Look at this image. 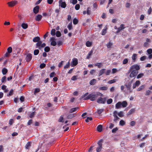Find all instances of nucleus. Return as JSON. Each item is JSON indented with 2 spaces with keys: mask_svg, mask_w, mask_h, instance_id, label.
<instances>
[{
  "mask_svg": "<svg viewBox=\"0 0 152 152\" xmlns=\"http://www.w3.org/2000/svg\"><path fill=\"white\" fill-rule=\"evenodd\" d=\"M140 69V66L137 64H135L131 66L129 71V72H131L129 77L132 78L135 77L138 74L137 71Z\"/></svg>",
  "mask_w": 152,
  "mask_h": 152,
  "instance_id": "nucleus-1",
  "label": "nucleus"
},
{
  "mask_svg": "<svg viewBox=\"0 0 152 152\" xmlns=\"http://www.w3.org/2000/svg\"><path fill=\"white\" fill-rule=\"evenodd\" d=\"M33 41L34 42H37L36 44V47L39 49L45 47L46 44L45 43L42 44V42L40 40V38L39 37H36L33 38Z\"/></svg>",
  "mask_w": 152,
  "mask_h": 152,
  "instance_id": "nucleus-2",
  "label": "nucleus"
},
{
  "mask_svg": "<svg viewBox=\"0 0 152 152\" xmlns=\"http://www.w3.org/2000/svg\"><path fill=\"white\" fill-rule=\"evenodd\" d=\"M103 95L102 94L99 92H97L95 94H90L83 99L84 100L90 99L91 100L93 101L96 99L98 96H102Z\"/></svg>",
  "mask_w": 152,
  "mask_h": 152,
  "instance_id": "nucleus-3",
  "label": "nucleus"
},
{
  "mask_svg": "<svg viewBox=\"0 0 152 152\" xmlns=\"http://www.w3.org/2000/svg\"><path fill=\"white\" fill-rule=\"evenodd\" d=\"M106 99L105 98L100 97L97 99V102L99 104H104L106 101Z\"/></svg>",
  "mask_w": 152,
  "mask_h": 152,
  "instance_id": "nucleus-4",
  "label": "nucleus"
},
{
  "mask_svg": "<svg viewBox=\"0 0 152 152\" xmlns=\"http://www.w3.org/2000/svg\"><path fill=\"white\" fill-rule=\"evenodd\" d=\"M59 5L62 8H65L66 7V4L65 2L63 1L62 0H59Z\"/></svg>",
  "mask_w": 152,
  "mask_h": 152,
  "instance_id": "nucleus-5",
  "label": "nucleus"
},
{
  "mask_svg": "<svg viewBox=\"0 0 152 152\" xmlns=\"http://www.w3.org/2000/svg\"><path fill=\"white\" fill-rule=\"evenodd\" d=\"M132 81H131L130 82L126 83L125 84V86L127 90H129L130 91V93L132 92V91L130 90L131 84L132 83Z\"/></svg>",
  "mask_w": 152,
  "mask_h": 152,
  "instance_id": "nucleus-6",
  "label": "nucleus"
},
{
  "mask_svg": "<svg viewBox=\"0 0 152 152\" xmlns=\"http://www.w3.org/2000/svg\"><path fill=\"white\" fill-rule=\"evenodd\" d=\"M32 58V55L31 53H28L26 55V62H28L30 61Z\"/></svg>",
  "mask_w": 152,
  "mask_h": 152,
  "instance_id": "nucleus-7",
  "label": "nucleus"
},
{
  "mask_svg": "<svg viewBox=\"0 0 152 152\" xmlns=\"http://www.w3.org/2000/svg\"><path fill=\"white\" fill-rule=\"evenodd\" d=\"M17 3L16 1H12L8 2L7 4L10 7H13Z\"/></svg>",
  "mask_w": 152,
  "mask_h": 152,
  "instance_id": "nucleus-8",
  "label": "nucleus"
},
{
  "mask_svg": "<svg viewBox=\"0 0 152 152\" xmlns=\"http://www.w3.org/2000/svg\"><path fill=\"white\" fill-rule=\"evenodd\" d=\"M140 82L139 80H137L136 82L133 84V88L134 89L136 87H137L139 86L140 84Z\"/></svg>",
  "mask_w": 152,
  "mask_h": 152,
  "instance_id": "nucleus-9",
  "label": "nucleus"
},
{
  "mask_svg": "<svg viewBox=\"0 0 152 152\" xmlns=\"http://www.w3.org/2000/svg\"><path fill=\"white\" fill-rule=\"evenodd\" d=\"M39 6H37L34 8L33 12L34 13L36 14L39 12Z\"/></svg>",
  "mask_w": 152,
  "mask_h": 152,
  "instance_id": "nucleus-10",
  "label": "nucleus"
},
{
  "mask_svg": "<svg viewBox=\"0 0 152 152\" xmlns=\"http://www.w3.org/2000/svg\"><path fill=\"white\" fill-rule=\"evenodd\" d=\"M124 25L123 24H121L120 27L118 28V31L117 32L118 33L120 32L121 30L124 29Z\"/></svg>",
  "mask_w": 152,
  "mask_h": 152,
  "instance_id": "nucleus-11",
  "label": "nucleus"
},
{
  "mask_svg": "<svg viewBox=\"0 0 152 152\" xmlns=\"http://www.w3.org/2000/svg\"><path fill=\"white\" fill-rule=\"evenodd\" d=\"M121 102H118L115 105V108L117 109L120 108L121 107Z\"/></svg>",
  "mask_w": 152,
  "mask_h": 152,
  "instance_id": "nucleus-12",
  "label": "nucleus"
},
{
  "mask_svg": "<svg viewBox=\"0 0 152 152\" xmlns=\"http://www.w3.org/2000/svg\"><path fill=\"white\" fill-rule=\"evenodd\" d=\"M77 60L76 58H74L72 59V63L73 66H75L77 64Z\"/></svg>",
  "mask_w": 152,
  "mask_h": 152,
  "instance_id": "nucleus-13",
  "label": "nucleus"
},
{
  "mask_svg": "<svg viewBox=\"0 0 152 152\" xmlns=\"http://www.w3.org/2000/svg\"><path fill=\"white\" fill-rule=\"evenodd\" d=\"M42 17V16L41 15H38L36 17L35 19L37 21H39L41 20Z\"/></svg>",
  "mask_w": 152,
  "mask_h": 152,
  "instance_id": "nucleus-14",
  "label": "nucleus"
},
{
  "mask_svg": "<svg viewBox=\"0 0 152 152\" xmlns=\"http://www.w3.org/2000/svg\"><path fill=\"white\" fill-rule=\"evenodd\" d=\"M96 83V80L95 79H93L90 81L89 83L91 85H94Z\"/></svg>",
  "mask_w": 152,
  "mask_h": 152,
  "instance_id": "nucleus-15",
  "label": "nucleus"
},
{
  "mask_svg": "<svg viewBox=\"0 0 152 152\" xmlns=\"http://www.w3.org/2000/svg\"><path fill=\"white\" fill-rule=\"evenodd\" d=\"M79 108L78 107H77L76 108H72L69 111V113H72L73 112L76 111L77 110L79 109Z\"/></svg>",
  "mask_w": 152,
  "mask_h": 152,
  "instance_id": "nucleus-16",
  "label": "nucleus"
},
{
  "mask_svg": "<svg viewBox=\"0 0 152 152\" xmlns=\"http://www.w3.org/2000/svg\"><path fill=\"white\" fill-rule=\"evenodd\" d=\"M135 111V109H131L128 113L127 114L128 115H130L131 114H132L134 113Z\"/></svg>",
  "mask_w": 152,
  "mask_h": 152,
  "instance_id": "nucleus-17",
  "label": "nucleus"
},
{
  "mask_svg": "<svg viewBox=\"0 0 152 152\" xmlns=\"http://www.w3.org/2000/svg\"><path fill=\"white\" fill-rule=\"evenodd\" d=\"M137 58V55L136 54H133L132 57V59L134 61H135Z\"/></svg>",
  "mask_w": 152,
  "mask_h": 152,
  "instance_id": "nucleus-18",
  "label": "nucleus"
},
{
  "mask_svg": "<svg viewBox=\"0 0 152 152\" xmlns=\"http://www.w3.org/2000/svg\"><path fill=\"white\" fill-rule=\"evenodd\" d=\"M121 106L123 107H126L127 105V102L125 101L123 102H121Z\"/></svg>",
  "mask_w": 152,
  "mask_h": 152,
  "instance_id": "nucleus-19",
  "label": "nucleus"
},
{
  "mask_svg": "<svg viewBox=\"0 0 152 152\" xmlns=\"http://www.w3.org/2000/svg\"><path fill=\"white\" fill-rule=\"evenodd\" d=\"M105 69H102L99 71V76H100L102 75L105 72Z\"/></svg>",
  "mask_w": 152,
  "mask_h": 152,
  "instance_id": "nucleus-20",
  "label": "nucleus"
},
{
  "mask_svg": "<svg viewBox=\"0 0 152 152\" xmlns=\"http://www.w3.org/2000/svg\"><path fill=\"white\" fill-rule=\"evenodd\" d=\"M145 87V85H142L140 86L138 89H137V91H140L143 89Z\"/></svg>",
  "mask_w": 152,
  "mask_h": 152,
  "instance_id": "nucleus-21",
  "label": "nucleus"
},
{
  "mask_svg": "<svg viewBox=\"0 0 152 152\" xmlns=\"http://www.w3.org/2000/svg\"><path fill=\"white\" fill-rule=\"evenodd\" d=\"M97 130L98 131L101 132L102 130V126L101 125H99L97 127Z\"/></svg>",
  "mask_w": 152,
  "mask_h": 152,
  "instance_id": "nucleus-22",
  "label": "nucleus"
},
{
  "mask_svg": "<svg viewBox=\"0 0 152 152\" xmlns=\"http://www.w3.org/2000/svg\"><path fill=\"white\" fill-rule=\"evenodd\" d=\"M21 26L23 29H26L28 28V26L27 24L23 23L21 25Z\"/></svg>",
  "mask_w": 152,
  "mask_h": 152,
  "instance_id": "nucleus-23",
  "label": "nucleus"
},
{
  "mask_svg": "<svg viewBox=\"0 0 152 152\" xmlns=\"http://www.w3.org/2000/svg\"><path fill=\"white\" fill-rule=\"evenodd\" d=\"M117 81V80L116 79H114L111 80H110L107 83L109 84H112L113 83H115L116 81Z\"/></svg>",
  "mask_w": 152,
  "mask_h": 152,
  "instance_id": "nucleus-24",
  "label": "nucleus"
},
{
  "mask_svg": "<svg viewBox=\"0 0 152 152\" xmlns=\"http://www.w3.org/2000/svg\"><path fill=\"white\" fill-rule=\"evenodd\" d=\"M104 109H98L97 112L98 114H100L104 111Z\"/></svg>",
  "mask_w": 152,
  "mask_h": 152,
  "instance_id": "nucleus-25",
  "label": "nucleus"
},
{
  "mask_svg": "<svg viewBox=\"0 0 152 152\" xmlns=\"http://www.w3.org/2000/svg\"><path fill=\"white\" fill-rule=\"evenodd\" d=\"M103 142V140L102 139L100 140L97 143L98 146L102 147V142Z\"/></svg>",
  "mask_w": 152,
  "mask_h": 152,
  "instance_id": "nucleus-26",
  "label": "nucleus"
},
{
  "mask_svg": "<svg viewBox=\"0 0 152 152\" xmlns=\"http://www.w3.org/2000/svg\"><path fill=\"white\" fill-rule=\"evenodd\" d=\"M102 63H98L95 64L96 66H97L98 68H100L102 66Z\"/></svg>",
  "mask_w": 152,
  "mask_h": 152,
  "instance_id": "nucleus-27",
  "label": "nucleus"
},
{
  "mask_svg": "<svg viewBox=\"0 0 152 152\" xmlns=\"http://www.w3.org/2000/svg\"><path fill=\"white\" fill-rule=\"evenodd\" d=\"M31 143L30 142H28L26 145V148L27 149H28L29 147L31 146Z\"/></svg>",
  "mask_w": 152,
  "mask_h": 152,
  "instance_id": "nucleus-28",
  "label": "nucleus"
},
{
  "mask_svg": "<svg viewBox=\"0 0 152 152\" xmlns=\"http://www.w3.org/2000/svg\"><path fill=\"white\" fill-rule=\"evenodd\" d=\"M7 70L6 68H3L2 70V72L3 75H5L7 72Z\"/></svg>",
  "mask_w": 152,
  "mask_h": 152,
  "instance_id": "nucleus-29",
  "label": "nucleus"
},
{
  "mask_svg": "<svg viewBox=\"0 0 152 152\" xmlns=\"http://www.w3.org/2000/svg\"><path fill=\"white\" fill-rule=\"evenodd\" d=\"M7 52H8V53H11L12 51V48L11 47H8L7 49Z\"/></svg>",
  "mask_w": 152,
  "mask_h": 152,
  "instance_id": "nucleus-30",
  "label": "nucleus"
},
{
  "mask_svg": "<svg viewBox=\"0 0 152 152\" xmlns=\"http://www.w3.org/2000/svg\"><path fill=\"white\" fill-rule=\"evenodd\" d=\"M119 124L121 126H123L125 124V122L124 121L121 120L120 121Z\"/></svg>",
  "mask_w": 152,
  "mask_h": 152,
  "instance_id": "nucleus-31",
  "label": "nucleus"
},
{
  "mask_svg": "<svg viewBox=\"0 0 152 152\" xmlns=\"http://www.w3.org/2000/svg\"><path fill=\"white\" fill-rule=\"evenodd\" d=\"M113 45V43L111 42H108L107 44V48H110Z\"/></svg>",
  "mask_w": 152,
  "mask_h": 152,
  "instance_id": "nucleus-32",
  "label": "nucleus"
},
{
  "mask_svg": "<svg viewBox=\"0 0 152 152\" xmlns=\"http://www.w3.org/2000/svg\"><path fill=\"white\" fill-rule=\"evenodd\" d=\"M1 81L2 83H5L6 81V76H4L1 79Z\"/></svg>",
  "mask_w": 152,
  "mask_h": 152,
  "instance_id": "nucleus-33",
  "label": "nucleus"
},
{
  "mask_svg": "<svg viewBox=\"0 0 152 152\" xmlns=\"http://www.w3.org/2000/svg\"><path fill=\"white\" fill-rule=\"evenodd\" d=\"M39 52V51L38 49L35 50H34V55H38Z\"/></svg>",
  "mask_w": 152,
  "mask_h": 152,
  "instance_id": "nucleus-34",
  "label": "nucleus"
},
{
  "mask_svg": "<svg viewBox=\"0 0 152 152\" xmlns=\"http://www.w3.org/2000/svg\"><path fill=\"white\" fill-rule=\"evenodd\" d=\"M128 60L127 58H125L123 61V64H126L128 62Z\"/></svg>",
  "mask_w": 152,
  "mask_h": 152,
  "instance_id": "nucleus-35",
  "label": "nucleus"
},
{
  "mask_svg": "<svg viewBox=\"0 0 152 152\" xmlns=\"http://www.w3.org/2000/svg\"><path fill=\"white\" fill-rule=\"evenodd\" d=\"M74 117V116L73 114H70L67 116V118L68 119H70Z\"/></svg>",
  "mask_w": 152,
  "mask_h": 152,
  "instance_id": "nucleus-36",
  "label": "nucleus"
},
{
  "mask_svg": "<svg viewBox=\"0 0 152 152\" xmlns=\"http://www.w3.org/2000/svg\"><path fill=\"white\" fill-rule=\"evenodd\" d=\"M55 31L56 30L54 29H52L51 31V34L52 36L55 35L56 34Z\"/></svg>",
  "mask_w": 152,
  "mask_h": 152,
  "instance_id": "nucleus-37",
  "label": "nucleus"
},
{
  "mask_svg": "<svg viewBox=\"0 0 152 152\" xmlns=\"http://www.w3.org/2000/svg\"><path fill=\"white\" fill-rule=\"evenodd\" d=\"M114 117V119L113 121L116 122L119 119V118L118 117L117 115H115L113 116Z\"/></svg>",
  "mask_w": 152,
  "mask_h": 152,
  "instance_id": "nucleus-38",
  "label": "nucleus"
},
{
  "mask_svg": "<svg viewBox=\"0 0 152 152\" xmlns=\"http://www.w3.org/2000/svg\"><path fill=\"white\" fill-rule=\"evenodd\" d=\"M93 53V51L92 50H91L90 51L88 55V56L87 57V59H89L90 58V56H91V55Z\"/></svg>",
  "mask_w": 152,
  "mask_h": 152,
  "instance_id": "nucleus-39",
  "label": "nucleus"
},
{
  "mask_svg": "<svg viewBox=\"0 0 152 152\" xmlns=\"http://www.w3.org/2000/svg\"><path fill=\"white\" fill-rule=\"evenodd\" d=\"M118 115L119 117H122L124 116L123 112L122 111H120L118 113Z\"/></svg>",
  "mask_w": 152,
  "mask_h": 152,
  "instance_id": "nucleus-40",
  "label": "nucleus"
},
{
  "mask_svg": "<svg viewBox=\"0 0 152 152\" xmlns=\"http://www.w3.org/2000/svg\"><path fill=\"white\" fill-rule=\"evenodd\" d=\"M144 76V74L143 73H140L137 76V78L139 79L142 77Z\"/></svg>",
  "mask_w": 152,
  "mask_h": 152,
  "instance_id": "nucleus-41",
  "label": "nucleus"
},
{
  "mask_svg": "<svg viewBox=\"0 0 152 152\" xmlns=\"http://www.w3.org/2000/svg\"><path fill=\"white\" fill-rule=\"evenodd\" d=\"M102 148V147L98 146V147L96 149V151L97 152H99L101 151V150Z\"/></svg>",
  "mask_w": 152,
  "mask_h": 152,
  "instance_id": "nucleus-42",
  "label": "nucleus"
},
{
  "mask_svg": "<svg viewBox=\"0 0 152 152\" xmlns=\"http://www.w3.org/2000/svg\"><path fill=\"white\" fill-rule=\"evenodd\" d=\"M68 28L69 30H70L72 28V22H71L69 24L68 26Z\"/></svg>",
  "mask_w": 152,
  "mask_h": 152,
  "instance_id": "nucleus-43",
  "label": "nucleus"
},
{
  "mask_svg": "<svg viewBox=\"0 0 152 152\" xmlns=\"http://www.w3.org/2000/svg\"><path fill=\"white\" fill-rule=\"evenodd\" d=\"M91 45V43L88 41H87L86 43V45L87 47H90Z\"/></svg>",
  "mask_w": 152,
  "mask_h": 152,
  "instance_id": "nucleus-44",
  "label": "nucleus"
},
{
  "mask_svg": "<svg viewBox=\"0 0 152 152\" xmlns=\"http://www.w3.org/2000/svg\"><path fill=\"white\" fill-rule=\"evenodd\" d=\"M99 89L102 90H106L107 89V88L105 86H103L100 87Z\"/></svg>",
  "mask_w": 152,
  "mask_h": 152,
  "instance_id": "nucleus-45",
  "label": "nucleus"
},
{
  "mask_svg": "<svg viewBox=\"0 0 152 152\" xmlns=\"http://www.w3.org/2000/svg\"><path fill=\"white\" fill-rule=\"evenodd\" d=\"M45 51L46 52H48L50 50V48L48 47H46L45 48Z\"/></svg>",
  "mask_w": 152,
  "mask_h": 152,
  "instance_id": "nucleus-46",
  "label": "nucleus"
},
{
  "mask_svg": "<svg viewBox=\"0 0 152 152\" xmlns=\"http://www.w3.org/2000/svg\"><path fill=\"white\" fill-rule=\"evenodd\" d=\"M61 33L59 31H57L56 32V36L58 37H59L61 36Z\"/></svg>",
  "mask_w": 152,
  "mask_h": 152,
  "instance_id": "nucleus-47",
  "label": "nucleus"
},
{
  "mask_svg": "<svg viewBox=\"0 0 152 152\" xmlns=\"http://www.w3.org/2000/svg\"><path fill=\"white\" fill-rule=\"evenodd\" d=\"M113 102V100L112 99H110L107 100V103L108 104H110Z\"/></svg>",
  "mask_w": 152,
  "mask_h": 152,
  "instance_id": "nucleus-48",
  "label": "nucleus"
},
{
  "mask_svg": "<svg viewBox=\"0 0 152 152\" xmlns=\"http://www.w3.org/2000/svg\"><path fill=\"white\" fill-rule=\"evenodd\" d=\"M46 64L44 63H42L40 65V67L41 69H43L45 66Z\"/></svg>",
  "mask_w": 152,
  "mask_h": 152,
  "instance_id": "nucleus-49",
  "label": "nucleus"
},
{
  "mask_svg": "<svg viewBox=\"0 0 152 152\" xmlns=\"http://www.w3.org/2000/svg\"><path fill=\"white\" fill-rule=\"evenodd\" d=\"M58 121L59 122H64V121L63 120V117L62 115H61L60 117V118L58 120Z\"/></svg>",
  "mask_w": 152,
  "mask_h": 152,
  "instance_id": "nucleus-50",
  "label": "nucleus"
},
{
  "mask_svg": "<svg viewBox=\"0 0 152 152\" xmlns=\"http://www.w3.org/2000/svg\"><path fill=\"white\" fill-rule=\"evenodd\" d=\"M78 22V20L77 19H76V18H74L73 19V23L74 24H77V23Z\"/></svg>",
  "mask_w": 152,
  "mask_h": 152,
  "instance_id": "nucleus-51",
  "label": "nucleus"
},
{
  "mask_svg": "<svg viewBox=\"0 0 152 152\" xmlns=\"http://www.w3.org/2000/svg\"><path fill=\"white\" fill-rule=\"evenodd\" d=\"M35 114V112H34L31 113L29 115L30 117L31 118H33L34 117Z\"/></svg>",
  "mask_w": 152,
  "mask_h": 152,
  "instance_id": "nucleus-52",
  "label": "nucleus"
},
{
  "mask_svg": "<svg viewBox=\"0 0 152 152\" xmlns=\"http://www.w3.org/2000/svg\"><path fill=\"white\" fill-rule=\"evenodd\" d=\"M56 44L57 43L55 41H52L51 42V45L54 46H55Z\"/></svg>",
  "mask_w": 152,
  "mask_h": 152,
  "instance_id": "nucleus-53",
  "label": "nucleus"
},
{
  "mask_svg": "<svg viewBox=\"0 0 152 152\" xmlns=\"http://www.w3.org/2000/svg\"><path fill=\"white\" fill-rule=\"evenodd\" d=\"M80 8V5L79 4H77L76 5L75 7V8L76 10H78Z\"/></svg>",
  "mask_w": 152,
  "mask_h": 152,
  "instance_id": "nucleus-54",
  "label": "nucleus"
},
{
  "mask_svg": "<svg viewBox=\"0 0 152 152\" xmlns=\"http://www.w3.org/2000/svg\"><path fill=\"white\" fill-rule=\"evenodd\" d=\"M92 119V117H87V119L85 120V121L86 122H88L89 121V120L91 121Z\"/></svg>",
  "mask_w": 152,
  "mask_h": 152,
  "instance_id": "nucleus-55",
  "label": "nucleus"
},
{
  "mask_svg": "<svg viewBox=\"0 0 152 152\" xmlns=\"http://www.w3.org/2000/svg\"><path fill=\"white\" fill-rule=\"evenodd\" d=\"M69 65L70 63L69 62L67 63V64L64 66V68L65 69L68 68L69 66Z\"/></svg>",
  "mask_w": 152,
  "mask_h": 152,
  "instance_id": "nucleus-56",
  "label": "nucleus"
},
{
  "mask_svg": "<svg viewBox=\"0 0 152 152\" xmlns=\"http://www.w3.org/2000/svg\"><path fill=\"white\" fill-rule=\"evenodd\" d=\"M147 52L148 54H151L152 53V49H148L147 50Z\"/></svg>",
  "mask_w": 152,
  "mask_h": 152,
  "instance_id": "nucleus-57",
  "label": "nucleus"
},
{
  "mask_svg": "<svg viewBox=\"0 0 152 152\" xmlns=\"http://www.w3.org/2000/svg\"><path fill=\"white\" fill-rule=\"evenodd\" d=\"M13 90L12 89H11L10 91L9 94L8 95H7V96H10L12 95L13 94Z\"/></svg>",
  "mask_w": 152,
  "mask_h": 152,
  "instance_id": "nucleus-58",
  "label": "nucleus"
},
{
  "mask_svg": "<svg viewBox=\"0 0 152 152\" xmlns=\"http://www.w3.org/2000/svg\"><path fill=\"white\" fill-rule=\"evenodd\" d=\"M56 74L54 72H52L50 73V77H52L56 75Z\"/></svg>",
  "mask_w": 152,
  "mask_h": 152,
  "instance_id": "nucleus-59",
  "label": "nucleus"
},
{
  "mask_svg": "<svg viewBox=\"0 0 152 152\" xmlns=\"http://www.w3.org/2000/svg\"><path fill=\"white\" fill-rule=\"evenodd\" d=\"M90 7H88L87 8L86 13L88 15H90L91 14V11L90 10Z\"/></svg>",
  "mask_w": 152,
  "mask_h": 152,
  "instance_id": "nucleus-60",
  "label": "nucleus"
},
{
  "mask_svg": "<svg viewBox=\"0 0 152 152\" xmlns=\"http://www.w3.org/2000/svg\"><path fill=\"white\" fill-rule=\"evenodd\" d=\"M88 93H86L84 95H83L81 97V99H83V98L84 99L85 98V97H86V96H87L88 95Z\"/></svg>",
  "mask_w": 152,
  "mask_h": 152,
  "instance_id": "nucleus-61",
  "label": "nucleus"
},
{
  "mask_svg": "<svg viewBox=\"0 0 152 152\" xmlns=\"http://www.w3.org/2000/svg\"><path fill=\"white\" fill-rule=\"evenodd\" d=\"M146 56H144L141 57L140 58V60L141 61L145 60L146 58Z\"/></svg>",
  "mask_w": 152,
  "mask_h": 152,
  "instance_id": "nucleus-62",
  "label": "nucleus"
},
{
  "mask_svg": "<svg viewBox=\"0 0 152 152\" xmlns=\"http://www.w3.org/2000/svg\"><path fill=\"white\" fill-rule=\"evenodd\" d=\"M106 33V29H103L102 30V35H104Z\"/></svg>",
  "mask_w": 152,
  "mask_h": 152,
  "instance_id": "nucleus-63",
  "label": "nucleus"
},
{
  "mask_svg": "<svg viewBox=\"0 0 152 152\" xmlns=\"http://www.w3.org/2000/svg\"><path fill=\"white\" fill-rule=\"evenodd\" d=\"M151 93V91L149 90H148L146 91V93L145 94L146 96L148 95Z\"/></svg>",
  "mask_w": 152,
  "mask_h": 152,
  "instance_id": "nucleus-64",
  "label": "nucleus"
}]
</instances>
